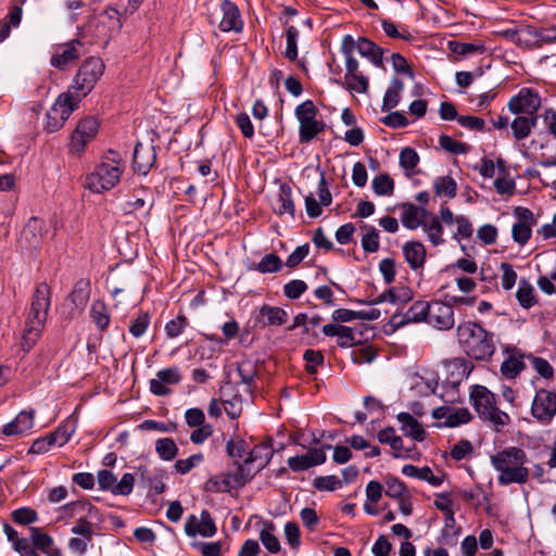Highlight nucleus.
Here are the masks:
<instances>
[{"label": "nucleus", "instance_id": "obj_1", "mask_svg": "<svg viewBox=\"0 0 556 556\" xmlns=\"http://www.w3.org/2000/svg\"><path fill=\"white\" fill-rule=\"evenodd\" d=\"M490 460L493 468L500 473L497 477L498 484H523L528 481L530 476V470L526 467L528 456L522 448L517 446L506 447L492 455Z\"/></svg>", "mask_w": 556, "mask_h": 556}, {"label": "nucleus", "instance_id": "obj_2", "mask_svg": "<svg viewBox=\"0 0 556 556\" xmlns=\"http://www.w3.org/2000/svg\"><path fill=\"white\" fill-rule=\"evenodd\" d=\"M456 337L464 352L476 361H489L495 353L494 334L473 321H463Z\"/></svg>", "mask_w": 556, "mask_h": 556}, {"label": "nucleus", "instance_id": "obj_3", "mask_svg": "<svg viewBox=\"0 0 556 556\" xmlns=\"http://www.w3.org/2000/svg\"><path fill=\"white\" fill-rule=\"evenodd\" d=\"M51 290L47 282L37 286L23 333V349L29 350L38 340L50 307Z\"/></svg>", "mask_w": 556, "mask_h": 556}, {"label": "nucleus", "instance_id": "obj_4", "mask_svg": "<svg viewBox=\"0 0 556 556\" xmlns=\"http://www.w3.org/2000/svg\"><path fill=\"white\" fill-rule=\"evenodd\" d=\"M440 212L441 216L439 217L432 211H404L402 223L408 229L422 227L431 243L440 245L444 241L442 238V223L446 225L456 224V216L453 215L452 211Z\"/></svg>", "mask_w": 556, "mask_h": 556}, {"label": "nucleus", "instance_id": "obj_5", "mask_svg": "<svg viewBox=\"0 0 556 556\" xmlns=\"http://www.w3.org/2000/svg\"><path fill=\"white\" fill-rule=\"evenodd\" d=\"M124 164L118 153L109 151L94 170L86 177V187L96 193L112 189L121 179Z\"/></svg>", "mask_w": 556, "mask_h": 556}, {"label": "nucleus", "instance_id": "obj_6", "mask_svg": "<svg viewBox=\"0 0 556 556\" xmlns=\"http://www.w3.org/2000/svg\"><path fill=\"white\" fill-rule=\"evenodd\" d=\"M469 397L479 418L491 422L496 431H501L510 422L509 415L497 407L495 394L485 387L473 386Z\"/></svg>", "mask_w": 556, "mask_h": 556}, {"label": "nucleus", "instance_id": "obj_7", "mask_svg": "<svg viewBox=\"0 0 556 556\" xmlns=\"http://www.w3.org/2000/svg\"><path fill=\"white\" fill-rule=\"evenodd\" d=\"M103 72L104 63L101 59L96 56L87 58L78 68L66 92L73 93V99H77L79 103L83 98L92 91Z\"/></svg>", "mask_w": 556, "mask_h": 556}, {"label": "nucleus", "instance_id": "obj_8", "mask_svg": "<svg viewBox=\"0 0 556 556\" xmlns=\"http://www.w3.org/2000/svg\"><path fill=\"white\" fill-rule=\"evenodd\" d=\"M299 122V140L309 143L316 136L325 131V122L317 119L318 109L312 100L299 104L294 111Z\"/></svg>", "mask_w": 556, "mask_h": 556}, {"label": "nucleus", "instance_id": "obj_9", "mask_svg": "<svg viewBox=\"0 0 556 556\" xmlns=\"http://www.w3.org/2000/svg\"><path fill=\"white\" fill-rule=\"evenodd\" d=\"M77 99H73V93H61L51 109L47 112V123L45 129L48 132L60 130L71 114L78 108Z\"/></svg>", "mask_w": 556, "mask_h": 556}, {"label": "nucleus", "instance_id": "obj_10", "mask_svg": "<svg viewBox=\"0 0 556 556\" xmlns=\"http://www.w3.org/2000/svg\"><path fill=\"white\" fill-rule=\"evenodd\" d=\"M531 415L538 422L549 425L556 416V390H536L531 403Z\"/></svg>", "mask_w": 556, "mask_h": 556}, {"label": "nucleus", "instance_id": "obj_11", "mask_svg": "<svg viewBox=\"0 0 556 556\" xmlns=\"http://www.w3.org/2000/svg\"><path fill=\"white\" fill-rule=\"evenodd\" d=\"M511 216V238L519 245H525L531 238L532 227L539 222V214L533 211H513L511 214L504 213L502 218Z\"/></svg>", "mask_w": 556, "mask_h": 556}, {"label": "nucleus", "instance_id": "obj_12", "mask_svg": "<svg viewBox=\"0 0 556 556\" xmlns=\"http://www.w3.org/2000/svg\"><path fill=\"white\" fill-rule=\"evenodd\" d=\"M541 106L539 93L530 88H522L508 102V110L516 115H536Z\"/></svg>", "mask_w": 556, "mask_h": 556}, {"label": "nucleus", "instance_id": "obj_13", "mask_svg": "<svg viewBox=\"0 0 556 556\" xmlns=\"http://www.w3.org/2000/svg\"><path fill=\"white\" fill-rule=\"evenodd\" d=\"M86 53L84 43L80 40H71L59 45L51 56L50 63L53 67L64 71L70 64Z\"/></svg>", "mask_w": 556, "mask_h": 556}, {"label": "nucleus", "instance_id": "obj_14", "mask_svg": "<svg viewBox=\"0 0 556 556\" xmlns=\"http://www.w3.org/2000/svg\"><path fill=\"white\" fill-rule=\"evenodd\" d=\"M503 354L505 359L501 364L500 372L505 379L515 380L526 369L525 358H528V355L509 344L503 348Z\"/></svg>", "mask_w": 556, "mask_h": 556}, {"label": "nucleus", "instance_id": "obj_15", "mask_svg": "<svg viewBox=\"0 0 556 556\" xmlns=\"http://www.w3.org/2000/svg\"><path fill=\"white\" fill-rule=\"evenodd\" d=\"M427 324L439 330L453 328L455 324L453 307L442 301L430 302Z\"/></svg>", "mask_w": 556, "mask_h": 556}, {"label": "nucleus", "instance_id": "obj_16", "mask_svg": "<svg viewBox=\"0 0 556 556\" xmlns=\"http://www.w3.org/2000/svg\"><path fill=\"white\" fill-rule=\"evenodd\" d=\"M98 129L99 124L94 117L87 116L80 119L72 134V148L76 152L84 151L86 144L96 137Z\"/></svg>", "mask_w": 556, "mask_h": 556}, {"label": "nucleus", "instance_id": "obj_17", "mask_svg": "<svg viewBox=\"0 0 556 556\" xmlns=\"http://www.w3.org/2000/svg\"><path fill=\"white\" fill-rule=\"evenodd\" d=\"M181 380L180 371L176 367L159 370L154 379L150 381V391L159 396L170 393L168 386L177 384Z\"/></svg>", "mask_w": 556, "mask_h": 556}, {"label": "nucleus", "instance_id": "obj_18", "mask_svg": "<svg viewBox=\"0 0 556 556\" xmlns=\"http://www.w3.org/2000/svg\"><path fill=\"white\" fill-rule=\"evenodd\" d=\"M242 466L238 465V472L235 475L220 473L214 476L205 482L204 489L213 493L228 492L236 485L244 484L245 481L242 479Z\"/></svg>", "mask_w": 556, "mask_h": 556}, {"label": "nucleus", "instance_id": "obj_19", "mask_svg": "<svg viewBox=\"0 0 556 556\" xmlns=\"http://www.w3.org/2000/svg\"><path fill=\"white\" fill-rule=\"evenodd\" d=\"M306 208H320L331 204L332 195L330 193L328 184L325 179L324 173L318 174V179L314 190L308 191L305 195Z\"/></svg>", "mask_w": 556, "mask_h": 556}, {"label": "nucleus", "instance_id": "obj_20", "mask_svg": "<svg viewBox=\"0 0 556 556\" xmlns=\"http://www.w3.org/2000/svg\"><path fill=\"white\" fill-rule=\"evenodd\" d=\"M220 10L223 13L218 27L222 31L240 33L243 29V20L239 8L229 0H224Z\"/></svg>", "mask_w": 556, "mask_h": 556}, {"label": "nucleus", "instance_id": "obj_21", "mask_svg": "<svg viewBox=\"0 0 556 556\" xmlns=\"http://www.w3.org/2000/svg\"><path fill=\"white\" fill-rule=\"evenodd\" d=\"M156 160L155 148L153 144L137 143L134 150L132 163L134 169L139 174L147 175Z\"/></svg>", "mask_w": 556, "mask_h": 556}, {"label": "nucleus", "instance_id": "obj_22", "mask_svg": "<svg viewBox=\"0 0 556 556\" xmlns=\"http://www.w3.org/2000/svg\"><path fill=\"white\" fill-rule=\"evenodd\" d=\"M405 261L412 270H422L426 263V248L419 241L406 242L402 248Z\"/></svg>", "mask_w": 556, "mask_h": 556}, {"label": "nucleus", "instance_id": "obj_23", "mask_svg": "<svg viewBox=\"0 0 556 556\" xmlns=\"http://www.w3.org/2000/svg\"><path fill=\"white\" fill-rule=\"evenodd\" d=\"M287 318L288 314L285 309L277 306L263 305L255 318V324L261 328L281 326L287 321Z\"/></svg>", "mask_w": 556, "mask_h": 556}, {"label": "nucleus", "instance_id": "obj_24", "mask_svg": "<svg viewBox=\"0 0 556 556\" xmlns=\"http://www.w3.org/2000/svg\"><path fill=\"white\" fill-rule=\"evenodd\" d=\"M34 426V410H23L16 417L3 427V434L20 435L29 431Z\"/></svg>", "mask_w": 556, "mask_h": 556}, {"label": "nucleus", "instance_id": "obj_25", "mask_svg": "<svg viewBox=\"0 0 556 556\" xmlns=\"http://www.w3.org/2000/svg\"><path fill=\"white\" fill-rule=\"evenodd\" d=\"M323 333L327 337H338L340 348H351L356 342L353 328L348 326L327 324L323 327Z\"/></svg>", "mask_w": 556, "mask_h": 556}, {"label": "nucleus", "instance_id": "obj_26", "mask_svg": "<svg viewBox=\"0 0 556 556\" xmlns=\"http://www.w3.org/2000/svg\"><path fill=\"white\" fill-rule=\"evenodd\" d=\"M237 372L240 382L244 386V391L252 395L256 389L255 378L258 375L256 363L251 359H244L237 364Z\"/></svg>", "mask_w": 556, "mask_h": 556}, {"label": "nucleus", "instance_id": "obj_27", "mask_svg": "<svg viewBox=\"0 0 556 556\" xmlns=\"http://www.w3.org/2000/svg\"><path fill=\"white\" fill-rule=\"evenodd\" d=\"M29 540L33 542L36 549L41 551L48 556H62L59 548H54V541L52 536L43 532L40 528H30Z\"/></svg>", "mask_w": 556, "mask_h": 556}, {"label": "nucleus", "instance_id": "obj_28", "mask_svg": "<svg viewBox=\"0 0 556 556\" xmlns=\"http://www.w3.org/2000/svg\"><path fill=\"white\" fill-rule=\"evenodd\" d=\"M397 420L401 424V430L405 435L413 438L415 441H424L426 431L419 421L409 413H400Z\"/></svg>", "mask_w": 556, "mask_h": 556}, {"label": "nucleus", "instance_id": "obj_29", "mask_svg": "<svg viewBox=\"0 0 556 556\" xmlns=\"http://www.w3.org/2000/svg\"><path fill=\"white\" fill-rule=\"evenodd\" d=\"M356 49L362 56L369 59L376 66L382 65L383 50L374 41L361 37L357 40Z\"/></svg>", "mask_w": 556, "mask_h": 556}, {"label": "nucleus", "instance_id": "obj_30", "mask_svg": "<svg viewBox=\"0 0 556 556\" xmlns=\"http://www.w3.org/2000/svg\"><path fill=\"white\" fill-rule=\"evenodd\" d=\"M336 84L340 85L351 93H366L369 89V79L363 73L344 75V79L333 80Z\"/></svg>", "mask_w": 556, "mask_h": 556}, {"label": "nucleus", "instance_id": "obj_31", "mask_svg": "<svg viewBox=\"0 0 556 556\" xmlns=\"http://www.w3.org/2000/svg\"><path fill=\"white\" fill-rule=\"evenodd\" d=\"M538 115H519L511 122V130L515 139L522 140L527 138L535 126Z\"/></svg>", "mask_w": 556, "mask_h": 556}, {"label": "nucleus", "instance_id": "obj_32", "mask_svg": "<svg viewBox=\"0 0 556 556\" xmlns=\"http://www.w3.org/2000/svg\"><path fill=\"white\" fill-rule=\"evenodd\" d=\"M402 473L407 477L417 478L419 480L427 481L431 485H434V486L440 485L443 481L442 478L434 476L432 470L428 466L418 468L410 464L404 465L402 468Z\"/></svg>", "mask_w": 556, "mask_h": 556}, {"label": "nucleus", "instance_id": "obj_33", "mask_svg": "<svg viewBox=\"0 0 556 556\" xmlns=\"http://www.w3.org/2000/svg\"><path fill=\"white\" fill-rule=\"evenodd\" d=\"M260 540L268 552L278 553L280 551V542L276 536V527L271 521L262 522Z\"/></svg>", "mask_w": 556, "mask_h": 556}, {"label": "nucleus", "instance_id": "obj_34", "mask_svg": "<svg viewBox=\"0 0 556 556\" xmlns=\"http://www.w3.org/2000/svg\"><path fill=\"white\" fill-rule=\"evenodd\" d=\"M430 302L416 301L412 306L404 313L401 324L407 323H428V312Z\"/></svg>", "mask_w": 556, "mask_h": 556}, {"label": "nucleus", "instance_id": "obj_35", "mask_svg": "<svg viewBox=\"0 0 556 556\" xmlns=\"http://www.w3.org/2000/svg\"><path fill=\"white\" fill-rule=\"evenodd\" d=\"M434 194L441 199H452L456 195L457 184L451 176H439L433 181Z\"/></svg>", "mask_w": 556, "mask_h": 556}, {"label": "nucleus", "instance_id": "obj_36", "mask_svg": "<svg viewBox=\"0 0 556 556\" xmlns=\"http://www.w3.org/2000/svg\"><path fill=\"white\" fill-rule=\"evenodd\" d=\"M403 89L404 83L400 78H393L391 86L388 88L383 97L381 108L383 112L390 111L391 109L397 106Z\"/></svg>", "mask_w": 556, "mask_h": 556}, {"label": "nucleus", "instance_id": "obj_37", "mask_svg": "<svg viewBox=\"0 0 556 556\" xmlns=\"http://www.w3.org/2000/svg\"><path fill=\"white\" fill-rule=\"evenodd\" d=\"M273 456V451L269 443H261L254 446L249 452V456L244 458L245 464L258 462V468L265 467Z\"/></svg>", "mask_w": 556, "mask_h": 556}, {"label": "nucleus", "instance_id": "obj_38", "mask_svg": "<svg viewBox=\"0 0 556 556\" xmlns=\"http://www.w3.org/2000/svg\"><path fill=\"white\" fill-rule=\"evenodd\" d=\"M439 386L438 379L434 375L429 377L416 376L412 389L421 396L434 394Z\"/></svg>", "mask_w": 556, "mask_h": 556}, {"label": "nucleus", "instance_id": "obj_39", "mask_svg": "<svg viewBox=\"0 0 556 556\" xmlns=\"http://www.w3.org/2000/svg\"><path fill=\"white\" fill-rule=\"evenodd\" d=\"M472 419V415L469 412L468 408L462 407V408H450V414L447 416V420H444V422L441 426L454 428L458 427L460 425H466Z\"/></svg>", "mask_w": 556, "mask_h": 556}, {"label": "nucleus", "instance_id": "obj_40", "mask_svg": "<svg viewBox=\"0 0 556 556\" xmlns=\"http://www.w3.org/2000/svg\"><path fill=\"white\" fill-rule=\"evenodd\" d=\"M515 36L516 42L519 46H525L527 48H540L538 28L535 27L528 26L519 29L516 31Z\"/></svg>", "mask_w": 556, "mask_h": 556}, {"label": "nucleus", "instance_id": "obj_41", "mask_svg": "<svg viewBox=\"0 0 556 556\" xmlns=\"http://www.w3.org/2000/svg\"><path fill=\"white\" fill-rule=\"evenodd\" d=\"M155 451L163 460H173L178 454V447L175 441L169 438L156 440Z\"/></svg>", "mask_w": 556, "mask_h": 556}, {"label": "nucleus", "instance_id": "obj_42", "mask_svg": "<svg viewBox=\"0 0 556 556\" xmlns=\"http://www.w3.org/2000/svg\"><path fill=\"white\" fill-rule=\"evenodd\" d=\"M90 316L97 327L101 330L105 329L110 324L108 307L101 301H96L92 303L90 308Z\"/></svg>", "mask_w": 556, "mask_h": 556}, {"label": "nucleus", "instance_id": "obj_43", "mask_svg": "<svg viewBox=\"0 0 556 556\" xmlns=\"http://www.w3.org/2000/svg\"><path fill=\"white\" fill-rule=\"evenodd\" d=\"M419 163V155L413 148H404L400 153V165L406 172L407 176L415 173Z\"/></svg>", "mask_w": 556, "mask_h": 556}, {"label": "nucleus", "instance_id": "obj_44", "mask_svg": "<svg viewBox=\"0 0 556 556\" xmlns=\"http://www.w3.org/2000/svg\"><path fill=\"white\" fill-rule=\"evenodd\" d=\"M439 144L442 149L455 155L466 154L469 151L467 143L454 140L447 135H441L439 137Z\"/></svg>", "mask_w": 556, "mask_h": 556}, {"label": "nucleus", "instance_id": "obj_45", "mask_svg": "<svg viewBox=\"0 0 556 556\" xmlns=\"http://www.w3.org/2000/svg\"><path fill=\"white\" fill-rule=\"evenodd\" d=\"M299 29L290 25L288 26L286 30V39H287V47L285 55L290 61H295L298 58V38H299Z\"/></svg>", "mask_w": 556, "mask_h": 556}, {"label": "nucleus", "instance_id": "obj_46", "mask_svg": "<svg viewBox=\"0 0 556 556\" xmlns=\"http://www.w3.org/2000/svg\"><path fill=\"white\" fill-rule=\"evenodd\" d=\"M377 438L380 443L389 444L394 452H400L403 447L402 438L396 435L394 429L391 427L380 430Z\"/></svg>", "mask_w": 556, "mask_h": 556}, {"label": "nucleus", "instance_id": "obj_47", "mask_svg": "<svg viewBox=\"0 0 556 556\" xmlns=\"http://www.w3.org/2000/svg\"><path fill=\"white\" fill-rule=\"evenodd\" d=\"M282 262L274 253L266 254L257 264L256 269L262 274L277 273L281 269Z\"/></svg>", "mask_w": 556, "mask_h": 556}, {"label": "nucleus", "instance_id": "obj_48", "mask_svg": "<svg viewBox=\"0 0 556 556\" xmlns=\"http://www.w3.org/2000/svg\"><path fill=\"white\" fill-rule=\"evenodd\" d=\"M372 189L379 195H388L393 192L394 182L388 174H381L372 179Z\"/></svg>", "mask_w": 556, "mask_h": 556}, {"label": "nucleus", "instance_id": "obj_49", "mask_svg": "<svg viewBox=\"0 0 556 556\" xmlns=\"http://www.w3.org/2000/svg\"><path fill=\"white\" fill-rule=\"evenodd\" d=\"M516 296L519 304L525 308H529L534 304L533 288L525 280L520 281Z\"/></svg>", "mask_w": 556, "mask_h": 556}, {"label": "nucleus", "instance_id": "obj_50", "mask_svg": "<svg viewBox=\"0 0 556 556\" xmlns=\"http://www.w3.org/2000/svg\"><path fill=\"white\" fill-rule=\"evenodd\" d=\"M380 22L382 29L388 37L393 39H403L405 41H410L413 39V35L408 30L404 29L403 31H400L397 26L390 20L380 18Z\"/></svg>", "mask_w": 556, "mask_h": 556}, {"label": "nucleus", "instance_id": "obj_51", "mask_svg": "<svg viewBox=\"0 0 556 556\" xmlns=\"http://www.w3.org/2000/svg\"><path fill=\"white\" fill-rule=\"evenodd\" d=\"M386 486V495L395 500L409 493L405 484L395 477H388Z\"/></svg>", "mask_w": 556, "mask_h": 556}, {"label": "nucleus", "instance_id": "obj_52", "mask_svg": "<svg viewBox=\"0 0 556 556\" xmlns=\"http://www.w3.org/2000/svg\"><path fill=\"white\" fill-rule=\"evenodd\" d=\"M450 50L458 55H469L477 52H483L484 48L481 45H475L469 42L450 41Z\"/></svg>", "mask_w": 556, "mask_h": 556}, {"label": "nucleus", "instance_id": "obj_53", "mask_svg": "<svg viewBox=\"0 0 556 556\" xmlns=\"http://www.w3.org/2000/svg\"><path fill=\"white\" fill-rule=\"evenodd\" d=\"M74 433V427L72 424H63L61 426H59L55 431L53 432H50L48 433L50 437H53L54 438V445H58V446H63L64 444H66L72 434Z\"/></svg>", "mask_w": 556, "mask_h": 556}, {"label": "nucleus", "instance_id": "obj_54", "mask_svg": "<svg viewBox=\"0 0 556 556\" xmlns=\"http://www.w3.org/2000/svg\"><path fill=\"white\" fill-rule=\"evenodd\" d=\"M131 198L132 200L130 201V204L136 207L148 205L151 208L153 206L152 192L147 188L140 187L135 189Z\"/></svg>", "mask_w": 556, "mask_h": 556}, {"label": "nucleus", "instance_id": "obj_55", "mask_svg": "<svg viewBox=\"0 0 556 556\" xmlns=\"http://www.w3.org/2000/svg\"><path fill=\"white\" fill-rule=\"evenodd\" d=\"M314 488L319 491H334L341 486V481L337 476H321L313 481Z\"/></svg>", "mask_w": 556, "mask_h": 556}, {"label": "nucleus", "instance_id": "obj_56", "mask_svg": "<svg viewBox=\"0 0 556 556\" xmlns=\"http://www.w3.org/2000/svg\"><path fill=\"white\" fill-rule=\"evenodd\" d=\"M135 483V476L130 472H125L118 482H115L113 489L114 495H129L132 492Z\"/></svg>", "mask_w": 556, "mask_h": 556}, {"label": "nucleus", "instance_id": "obj_57", "mask_svg": "<svg viewBox=\"0 0 556 556\" xmlns=\"http://www.w3.org/2000/svg\"><path fill=\"white\" fill-rule=\"evenodd\" d=\"M352 361L355 364H369L375 361L377 353L372 346H363L352 352Z\"/></svg>", "mask_w": 556, "mask_h": 556}, {"label": "nucleus", "instance_id": "obj_58", "mask_svg": "<svg viewBox=\"0 0 556 556\" xmlns=\"http://www.w3.org/2000/svg\"><path fill=\"white\" fill-rule=\"evenodd\" d=\"M11 517L18 525H30L37 520V513L31 508L23 507L13 510Z\"/></svg>", "mask_w": 556, "mask_h": 556}, {"label": "nucleus", "instance_id": "obj_59", "mask_svg": "<svg viewBox=\"0 0 556 556\" xmlns=\"http://www.w3.org/2000/svg\"><path fill=\"white\" fill-rule=\"evenodd\" d=\"M203 460V455L201 453L193 454L186 459H178L175 463V469L181 473L186 475L191 471L195 466H198Z\"/></svg>", "mask_w": 556, "mask_h": 556}, {"label": "nucleus", "instance_id": "obj_60", "mask_svg": "<svg viewBox=\"0 0 556 556\" xmlns=\"http://www.w3.org/2000/svg\"><path fill=\"white\" fill-rule=\"evenodd\" d=\"M473 453V446L468 440H460L451 450V456L455 460H462Z\"/></svg>", "mask_w": 556, "mask_h": 556}, {"label": "nucleus", "instance_id": "obj_61", "mask_svg": "<svg viewBox=\"0 0 556 556\" xmlns=\"http://www.w3.org/2000/svg\"><path fill=\"white\" fill-rule=\"evenodd\" d=\"M362 247L366 252L374 253L379 250V235L370 227L362 238Z\"/></svg>", "mask_w": 556, "mask_h": 556}, {"label": "nucleus", "instance_id": "obj_62", "mask_svg": "<svg viewBox=\"0 0 556 556\" xmlns=\"http://www.w3.org/2000/svg\"><path fill=\"white\" fill-rule=\"evenodd\" d=\"M150 324V317L148 313H141L138 315V317L131 321L129 326V332L135 338H140L147 330L148 326Z\"/></svg>", "mask_w": 556, "mask_h": 556}, {"label": "nucleus", "instance_id": "obj_63", "mask_svg": "<svg viewBox=\"0 0 556 556\" xmlns=\"http://www.w3.org/2000/svg\"><path fill=\"white\" fill-rule=\"evenodd\" d=\"M235 123L238 126V128L240 129L243 137H245L248 139L253 138L254 127H253L250 116L247 113L242 112V113L237 114L235 117Z\"/></svg>", "mask_w": 556, "mask_h": 556}, {"label": "nucleus", "instance_id": "obj_64", "mask_svg": "<svg viewBox=\"0 0 556 556\" xmlns=\"http://www.w3.org/2000/svg\"><path fill=\"white\" fill-rule=\"evenodd\" d=\"M306 283L299 279L291 280L283 287L286 296L292 300L300 298L306 291Z\"/></svg>", "mask_w": 556, "mask_h": 556}]
</instances>
